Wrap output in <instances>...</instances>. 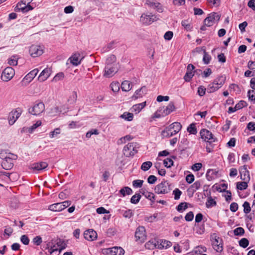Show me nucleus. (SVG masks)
<instances>
[{
	"label": "nucleus",
	"instance_id": "1",
	"mask_svg": "<svg viewBox=\"0 0 255 255\" xmlns=\"http://www.w3.org/2000/svg\"><path fill=\"white\" fill-rule=\"evenodd\" d=\"M0 158L2 159L1 165L5 170L11 169L14 165V161H15L17 156L11 153H6L1 152L0 153Z\"/></svg>",
	"mask_w": 255,
	"mask_h": 255
},
{
	"label": "nucleus",
	"instance_id": "2",
	"mask_svg": "<svg viewBox=\"0 0 255 255\" xmlns=\"http://www.w3.org/2000/svg\"><path fill=\"white\" fill-rule=\"evenodd\" d=\"M182 128V125L179 122H174L166 127L161 132L163 138H169L177 133Z\"/></svg>",
	"mask_w": 255,
	"mask_h": 255
},
{
	"label": "nucleus",
	"instance_id": "3",
	"mask_svg": "<svg viewBox=\"0 0 255 255\" xmlns=\"http://www.w3.org/2000/svg\"><path fill=\"white\" fill-rule=\"evenodd\" d=\"M226 77L223 76H220L216 78L214 81L209 84L207 88V91L208 93H212L217 91L225 83Z\"/></svg>",
	"mask_w": 255,
	"mask_h": 255
},
{
	"label": "nucleus",
	"instance_id": "4",
	"mask_svg": "<svg viewBox=\"0 0 255 255\" xmlns=\"http://www.w3.org/2000/svg\"><path fill=\"white\" fill-rule=\"evenodd\" d=\"M171 186V184H170L168 181L163 179L160 183L155 186L154 191L158 194H167L172 190Z\"/></svg>",
	"mask_w": 255,
	"mask_h": 255
},
{
	"label": "nucleus",
	"instance_id": "5",
	"mask_svg": "<svg viewBox=\"0 0 255 255\" xmlns=\"http://www.w3.org/2000/svg\"><path fill=\"white\" fill-rule=\"evenodd\" d=\"M138 144L136 142H130L125 146L123 149V153L126 157L133 156L137 152Z\"/></svg>",
	"mask_w": 255,
	"mask_h": 255
},
{
	"label": "nucleus",
	"instance_id": "6",
	"mask_svg": "<svg viewBox=\"0 0 255 255\" xmlns=\"http://www.w3.org/2000/svg\"><path fill=\"white\" fill-rule=\"evenodd\" d=\"M220 15L217 12H212L204 20V24L207 26H212L215 23L218 22Z\"/></svg>",
	"mask_w": 255,
	"mask_h": 255
},
{
	"label": "nucleus",
	"instance_id": "7",
	"mask_svg": "<svg viewBox=\"0 0 255 255\" xmlns=\"http://www.w3.org/2000/svg\"><path fill=\"white\" fill-rule=\"evenodd\" d=\"M134 237L136 242L142 243L146 240L145 229L143 226L138 227L135 232Z\"/></svg>",
	"mask_w": 255,
	"mask_h": 255
},
{
	"label": "nucleus",
	"instance_id": "8",
	"mask_svg": "<svg viewBox=\"0 0 255 255\" xmlns=\"http://www.w3.org/2000/svg\"><path fill=\"white\" fill-rule=\"evenodd\" d=\"M45 110V106L42 102H36L34 105L28 109L30 114L38 116Z\"/></svg>",
	"mask_w": 255,
	"mask_h": 255
},
{
	"label": "nucleus",
	"instance_id": "9",
	"mask_svg": "<svg viewBox=\"0 0 255 255\" xmlns=\"http://www.w3.org/2000/svg\"><path fill=\"white\" fill-rule=\"evenodd\" d=\"M201 138L205 141L211 144L212 142L216 141V138L213 136V134L209 130L205 128L202 129L200 131Z\"/></svg>",
	"mask_w": 255,
	"mask_h": 255
},
{
	"label": "nucleus",
	"instance_id": "10",
	"mask_svg": "<svg viewBox=\"0 0 255 255\" xmlns=\"http://www.w3.org/2000/svg\"><path fill=\"white\" fill-rule=\"evenodd\" d=\"M14 74V70L11 67H7L3 70L1 74V79L4 82L9 81L13 78Z\"/></svg>",
	"mask_w": 255,
	"mask_h": 255
},
{
	"label": "nucleus",
	"instance_id": "11",
	"mask_svg": "<svg viewBox=\"0 0 255 255\" xmlns=\"http://www.w3.org/2000/svg\"><path fill=\"white\" fill-rule=\"evenodd\" d=\"M158 19V18L155 15L145 13H143L140 18V22L145 25H149Z\"/></svg>",
	"mask_w": 255,
	"mask_h": 255
},
{
	"label": "nucleus",
	"instance_id": "12",
	"mask_svg": "<svg viewBox=\"0 0 255 255\" xmlns=\"http://www.w3.org/2000/svg\"><path fill=\"white\" fill-rule=\"evenodd\" d=\"M118 71L116 64H107L105 68L104 76L107 78L112 77Z\"/></svg>",
	"mask_w": 255,
	"mask_h": 255
},
{
	"label": "nucleus",
	"instance_id": "13",
	"mask_svg": "<svg viewBox=\"0 0 255 255\" xmlns=\"http://www.w3.org/2000/svg\"><path fill=\"white\" fill-rule=\"evenodd\" d=\"M212 242L214 249L217 252L221 253L223 250L222 239L217 236H215L214 238H213Z\"/></svg>",
	"mask_w": 255,
	"mask_h": 255
},
{
	"label": "nucleus",
	"instance_id": "14",
	"mask_svg": "<svg viewBox=\"0 0 255 255\" xmlns=\"http://www.w3.org/2000/svg\"><path fill=\"white\" fill-rule=\"evenodd\" d=\"M29 53L33 57L40 56L43 53V47L40 45H32L29 48Z\"/></svg>",
	"mask_w": 255,
	"mask_h": 255
},
{
	"label": "nucleus",
	"instance_id": "15",
	"mask_svg": "<svg viewBox=\"0 0 255 255\" xmlns=\"http://www.w3.org/2000/svg\"><path fill=\"white\" fill-rule=\"evenodd\" d=\"M21 114V110L19 108L16 109L9 113L8 116V123L10 125L14 124Z\"/></svg>",
	"mask_w": 255,
	"mask_h": 255
},
{
	"label": "nucleus",
	"instance_id": "16",
	"mask_svg": "<svg viewBox=\"0 0 255 255\" xmlns=\"http://www.w3.org/2000/svg\"><path fill=\"white\" fill-rule=\"evenodd\" d=\"M145 1V3L149 7L155 9L158 12H162L163 11V7L160 3L154 0H143Z\"/></svg>",
	"mask_w": 255,
	"mask_h": 255
},
{
	"label": "nucleus",
	"instance_id": "17",
	"mask_svg": "<svg viewBox=\"0 0 255 255\" xmlns=\"http://www.w3.org/2000/svg\"><path fill=\"white\" fill-rule=\"evenodd\" d=\"M105 253L107 255H124L125 251L121 247H114L106 249Z\"/></svg>",
	"mask_w": 255,
	"mask_h": 255
},
{
	"label": "nucleus",
	"instance_id": "18",
	"mask_svg": "<svg viewBox=\"0 0 255 255\" xmlns=\"http://www.w3.org/2000/svg\"><path fill=\"white\" fill-rule=\"evenodd\" d=\"M239 170L240 173L241 179L242 180L248 181L250 180V172L247 169V165H245L241 166Z\"/></svg>",
	"mask_w": 255,
	"mask_h": 255
},
{
	"label": "nucleus",
	"instance_id": "19",
	"mask_svg": "<svg viewBox=\"0 0 255 255\" xmlns=\"http://www.w3.org/2000/svg\"><path fill=\"white\" fill-rule=\"evenodd\" d=\"M32 9L33 7L31 5H28V6H27L26 4H24L23 2H22L20 1L17 4L15 10L16 11H21L24 13L32 10Z\"/></svg>",
	"mask_w": 255,
	"mask_h": 255
},
{
	"label": "nucleus",
	"instance_id": "20",
	"mask_svg": "<svg viewBox=\"0 0 255 255\" xmlns=\"http://www.w3.org/2000/svg\"><path fill=\"white\" fill-rule=\"evenodd\" d=\"M97 233L92 229H89L85 231L84 236L88 241H93L97 238Z\"/></svg>",
	"mask_w": 255,
	"mask_h": 255
},
{
	"label": "nucleus",
	"instance_id": "21",
	"mask_svg": "<svg viewBox=\"0 0 255 255\" xmlns=\"http://www.w3.org/2000/svg\"><path fill=\"white\" fill-rule=\"evenodd\" d=\"M162 109V116H165L170 114L175 109L174 103L170 102L165 108L164 107L161 108Z\"/></svg>",
	"mask_w": 255,
	"mask_h": 255
},
{
	"label": "nucleus",
	"instance_id": "22",
	"mask_svg": "<svg viewBox=\"0 0 255 255\" xmlns=\"http://www.w3.org/2000/svg\"><path fill=\"white\" fill-rule=\"evenodd\" d=\"M41 125V122L40 121H37L36 123L33 124L32 126L29 127H24L22 128L21 130V132H26L29 133H32L35 129L39 127Z\"/></svg>",
	"mask_w": 255,
	"mask_h": 255
},
{
	"label": "nucleus",
	"instance_id": "23",
	"mask_svg": "<svg viewBox=\"0 0 255 255\" xmlns=\"http://www.w3.org/2000/svg\"><path fill=\"white\" fill-rule=\"evenodd\" d=\"M52 244L53 245H55L56 248L59 249L61 251L65 249L67 246L65 242L60 239H57L52 241Z\"/></svg>",
	"mask_w": 255,
	"mask_h": 255
},
{
	"label": "nucleus",
	"instance_id": "24",
	"mask_svg": "<svg viewBox=\"0 0 255 255\" xmlns=\"http://www.w3.org/2000/svg\"><path fill=\"white\" fill-rule=\"evenodd\" d=\"M146 92V88L145 86L141 87L139 89L137 90L134 95L132 96L133 99H137L139 98L142 97L144 95Z\"/></svg>",
	"mask_w": 255,
	"mask_h": 255
},
{
	"label": "nucleus",
	"instance_id": "25",
	"mask_svg": "<svg viewBox=\"0 0 255 255\" xmlns=\"http://www.w3.org/2000/svg\"><path fill=\"white\" fill-rule=\"evenodd\" d=\"M157 245L158 249H167L171 246V243L170 241L161 240L157 241Z\"/></svg>",
	"mask_w": 255,
	"mask_h": 255
},
{
	"label": "nucleus",
	"instance_id": "26",
	"mask_svg": "<svg viewBox=\"0 0 255 255\" xmlns=\"http://www.w3.org/2000/svg\"><path fill=\"white\" fill-rule=\"evenodd\" d=\"M141 194L145 196V197L149 200L152 203L155 202V196L152 192H148L144 189H142Z\"/></svg>",
	"mask_w": 255,
	"mask_h": 255
},
{
	"label": "nucleus",
	"instance_id": "27",
	"mask_svg": "<svg viewBox=\"0 0 255 255\" xmlns=\"http://www.w3.org/2000/svg\"><path fill=\"white\" fill-rule=\"evenodd\" d=\"M48 166V163L45 162L34 163L32 165V168L34 170L41 171Z\"/></svg>",
	"mask_w": 255,
	"mask_h": 255
},
{
	"label": "nucleus",
	"instance_id": "28",
	"mask_svg": "<svg viewBox=\"0 0 255 255\" xmlns=\"http://www.w3.org/2000/svg\"><path fill=\"white\" fill-rule=\"evenodd\" d=\"M218 172V171L213 169H208L206 175L207 180L211 181L214 179L216 177Z\"/></svg>",
	"mask_w": 255,
	"mask_h": 255
},
{
	"label": "nucleus",
	"instance_id": "29",
	"mask_svg": "<svg viewBox=\"0 0 255 255\" xmlns=\"http://www.w3.org/2000/svg\"><path fill=\"white\" fill-rule=\"evenodd\" d=\"M146 106V102L134 105L132 107V110L136 114L139 113Z\"/></svg>",
	"mask_w": 255,
	"mask_h": 255
},
{
	"label": "nucleus",
	"instance_id": "30",
	"mask_svg": "<svg viewBox=\"0 0 255 255\" xmlns=\"http://www.w3.org/2000/svg\"><path fill=\"white\" fill-rule=\"evenodd\" d=\"M206 250L207 249L205 247L198 246L192 252L190 253V255H198L203 252H206Z\"/></svg>",
	"mask_w": 255,
	"mask_h": 255
},
{
	"label": "nucleus",
	"instance_id": "31",
	"mask_svg": "<svg viewBox=\"0 0 255 255\" xmlns=\"http://www.w3.org/2000/svg\"><path fill=\"white\" fill-rule=\"evenodd\" d=\"M80 55V54L79 53H75L69 58L70 62L73 65L77 66L80 64V60H79Z\"/></svg>",
	"mask_w": 255,
	"mask_h": 255
},
{
	"label": "nucleus",
	"instance_id": "32",
	"mask_svg": "<svg viewBox=\"0 0 255 255\" xmlns=\"http://www.w3.org/2000/svg\"><path fill=\"white\" fill-rule=\"evenodd\" d=\"M61 202L53 204L49 206V210L54 212H60L63 210Z\"/></svg>",
	"mask_w": 255,
	"mask_h": 255
},
{
	"label": "nucleus",
	"instance_id": "33",
	"mask_svg": "<svg viewBox=\"0 0 255 255\" xmlns=\"http://www.w3.org/2000/svg\"><path fill=\"white\" fill-rule=\"evenodd\" d=\"M48 78V68H45L40 74L38 80L40 82H44Z\"/></svg>",
	"mask_w": 255,
	"mask_h": 255
},
{
	"label": "nucleus",
	"instance_id": "34",
	"mask_svg": "<svg viewBox=\"0 0 255 255\" xmlns=\"http://www.w3.org/2000/svg\"><path fill=\"white\" fill-rule=\"evenodd\" d=\"M157 241L151 240L149 241L145 244V247L146 249L149 250H153L154 248H157Z\"/></svg>",
	"mask_w": 255,
	"mask_h": 255
},
{
	"label": "nucleus",
	"instance_id": "35",
	"mask_svg": "<svg viewBox=\"0 0 255 255\" xmlns=\"http://www.w3.org/2000/svg\"><path fill=\"white\" fill-rule=\"evenodd\" d=\"M121 88L123 91L128 92L131 90V83L129 81H125L122 82Z\"/></svg>",
	"mask_w": 255,
	"mask_h": 255
},
{
	"label": "nucleus",
	"instance_id": "36",
	"mask_svg": "<svg viewBox=\"0 0 255 255\" xmlns=\"http://www.w3.org/2000/svg\"><path fill=\"white\" fill-rule=\"evenodd\" d=\"M132 192V189L128 187H125L120 190V193L123 196H125L126 195H130Z\"/></svg>",
	"mask_w": 255,
	"mask_h": 255
},
{
	"label": "nucleus",
	"instance_id": "37",
	"mask_svg": "<svg viewBox=\"0 0 255 255\" xmlns=\"http://www.w3.org/2000/svg\"><path fill=\"white\" fill-rule=\"evenodd\" d=\"M152 166V163L151 161H148L144 162L141 165L140 169L144 171H146L149 170Z\"/></svg>",
	"mask_w": 255,
	"mask_h": 255
},
{
	"label": "nucleus",
	"instance_id": "38",
	"mask_svg": "<svg viewBox=\"0 0 255 255\" xmlns=\"http://www.w3.org/2000/svg\"><path fill=\"white\" fill-rule=\"evenodd\" d=\"M217 205V202L210 196L207 199V201L206 203V206L207 208H209L213 206H215Z\"/></svg>",
	"mask_w": 255,
	"mask_h": 255
},
{
	"label": "nucleus",
	"instance_id": "39",
	"mask_svg": "<svg viewBox=\"0 0 255 255\" xmlns=\"http://www.w3.org/2000/svg\"><path fill=\"white\" fill-rule=\"evenodd\" d=\"M248 181H244L243 182H238L237 183V188L238 190H243L248 187Z\"/></svg>",
	"mask_w": 255,
	"mask_h": 255
},
{
	"label": "nucleus",
	"instance_id": "40",
	"mask_svg": "<svg viewBox=\"0 0 255 255\" xmlns=\"http://www.w3.org/2000/svg\"><path fill=\"white\" fill-rule=\"evenodd\" d=\"M201 186V184L200 181H197L194 182L190 187V190L193 193L195 192L196 190L199 189Z\"/></svg>",
	"mask_w": 255,
	"mask_h": 255
},
{
	"label": "nucleus",
	"instance_id": "41",
	"mask_svg": "<svg viewBox=\"0 0 255 255\" xmlns=\"http://www.w3.org/2000/svg\"><path fill=\"white\" fill-rule=\"evenodd\" d=\"M121 118L124 119L128 121H131L133 118V115L132 113L125 112L121 116Z\"/></svg>",
	"mask_w": 255,
	"mask_h": 255
},
{
	"label": "nucleus",
	"instance_id": "42",
	"mask_svg": "<svg viewBox=\"0 0 255 255\" xmlns=\"http://www.w3.org/2000/svg\"><path fill=\"white\" fill-rule=\"evenodd\" d=\"M141 198V195L139 193H136L133 195L130 199V202L132 204L138 203Z\"/></svg>",
	"mask_w": 255,
	"mask_h": 255
},
{
	"label": "nucleus",
	"instance_id": "43",
	"mask_svg": "<svg viewBox=\"0 0 255 255\" xmlns=\"http://www.w3.org/2000/svg\"><path fill=\"white\" fill-rule=\"evenodd\" d=\"M203 52H204V56H203V62L205 64H208L210 62V60L211 59V57L207 52H206L205 49H203Z\"/></svg>",
	"mask_w": 255,
	"mask_h": 255
},
{
	"label": "nucleus",
	"instance_id": "44",
	"mask_svg": "<svg viewBox=\"0 0 255 255\" xmlns=\"http://www.w3.org/2000/svg\"><path fill=\"white\" fill-rule=\"evenodd\" d=\"M17 59L16 56H12L7 59V63L10 66H16L17 64Z\"/></svg>",
	"mask_w": 255,
	"mask_h": 255
},
{
	"label": "nucleus",
	"instance_id": "45",
	"mask_svg": "<svg viewBox=\"0 0 255 255\" xmlns=\"http://www.w3.org/2000/svg\"><path fill=\"white\" fill-rule=\"evenodd\" d=\"M120 211L123 216L126 218H130L133 216V213L131 210Z\"/></svg>",
	"mask_w": 255,
	"mask_h": 255
},
{
	"label": "nucleus",
	"instance_id": "46",
	"mask_svg": "<svg viewBox=\"0 0 255 255\" xmlns=\"http://www.w3.org/2000/svg\"><path fill=\"white\" fill-rule=\"evenodd\" d=\"M187 130L190 134H196L197 132L196 125L193 123L190 125Z\"/></svg>",
	"mask_w": 255,
	"mask_h": 255
},
{
	"label": "nucleus",
	"instance_id": "47",
	"mask_svg": "<svg viewBox=\"0 0 255 255\" xmlns=\"http://www.w3.org/2000/svg\"><path fill=\"white\" fill-rule=\"evenodd\" d=\"M38 72V70L37 69H35L31 71H30L26 76L25 78L28 79V78L30 79H33L36 75L37 74Z\"/></svg>",
	"mask_w": 255,
	"mask_h": 255
},
{
	"label": "nucleus",
	"instance_id": "48",
	"mask_svg": "<svg viewBox=\"0 0 255 255\" xmlns=\"http://www.w3.org/2000/svg\"><path fill=\"white\" fill-rule=\"evenodd\" d=\"M193 76L194 74H193V72L190 71V70L188 71V70L187 69L186 73L184 76V79L186 82H189Z\"/></svg>",
	"mask_w": 255,
	"mask_h": 255
},
{
	"label": "nucleus",
	"instance_id": "49",
	"mask_svg": "<svg viewBox=\"0 0 255 255\" xmlns=\"http://www.w3.org/2000/svg\"><path fill=\"white\" fill-rule=\"evenodd\" d=\"M77 99V94L76 91H73L68 99V101L71 104L75 103Z\"/></svg>",
	"mask_w": 255,
	"mask_h": 255
},
{
	"label": "nucleus",
	"instance_id": "50",
	"mask_svg": "<svg viewBox=\"0 0 255 255\" xmlns=\"http://www.w3.org/2000/svg\"><path fill=\"white\" fill-rule=\"evenodd\" d=\"M239 243L241 247L246 248L249 246V242L247 239L242 238L239 241Z\"/></svg>",
	"mask_w": 255,
	"mask_h": 255
},
{
	"label": "nucleus",
	"instance_id": "51",
	"mask_svg": "<svg viewBox=\"0 0 255 255\" xmlns=\"http://www.w3.org/2000/svg\"><path fill=\"white\" fill-rule=\"evenodd\" d=\"M187 205L188 203L186 202H182L176 207V210L180 212L183 210H185L188 207Z\"/></svg>",
	"mask_w": 255,
	"mask_h": 255
},
{
	"label": "nucleus",
	"instance_id": "52",
	"mask_svg": "<svg viewBox=\"0 0 255 255\" xmlns=\"http://www.w3.org/2000/svg\"><path fill=\"white\" fill-rule=\"evenodd\" d=\"M243 207H244V212L245 214H247L251 212V208L248 202L245 201L243 205Z\"/></svg>",
	"mask_w": 255,
	"mask_h": 255
},
{
	"label": "nucleus",
	"instance_id": "53",
	"mask_svg": "<svg viewBox=\"0 0 255 255\" xmlns=\"http://www.w3.org/2000/svg\"><path fill=\"white\" fill-rule=\"evenodd\" d=\"M163 164L165 167L167 168H170L173 165V160L169 158H166L163 161Z\"/></svg>",
	"mask_w": 255,
	"mask_h": 255
},
{
	"label": "nucleus",
	"instance_id": "54",
	"mask_svg": "<svg viewBox=\"0 0 255 255\" xmlns=\"http://www.w3.org/2000/svg\"><path fill=\"white\" fill-rule=\"evenodd\" d=\"M110 86L112 90L114 92H117L120 90V84L118 82H112Z\"/></svg>",
	"mask_w": 255,
	"mask_h": 255
},
{
	"label": "nucleus",
	"instance_id": "55",
	"mask_svg": "<svg viewBox=\"0 0 255 255\" xmlns=\"http://www.w3.org/2000/svg\"><path fill=\"white\" fill-rule=\"evenodd\" d=\"M61 250L59 249L56 248L55 245H53L51 248V251L50 252V255H59L61 252Z\"/></svg>",
	"mask_w": 255,
	"mask_h": 255
},
{
	"label": "nucleus",
	"instance_id": "56",
	"mask_svg": "<svg viewBox=\"0 0 255 255\" xmlns=\"http://www.w3.org/2000/svg\"><path fill=\"white\" fill-rule=\"evenodd\" d=\"M64 77V74L63 72H59L57 73L53 78L52 81L57 82L59 80L63 79Z\"/></svg>",
	"mask_w": 255,
	"mask_h": 255
},
{
	"label": "nucleus",
	"instance_id": "57",
	"mask_svg": "<svg viewBox=\"0 0 255 255\" xmlns=\"http://www.w3.org/2000/svg\"><path fill=\"white\" fill-rule=\"evenodd\" d=\"M235 236H242L245 233L244 229L242 227H238L234 230Z\"/></svg>",
	"mask_w": 255,
	"mask_h": 255
},
{
	"label": "nucleus",
	"instance_id": "58",
	"mask_svg": "<svg viewBox=\"0 0 255 255\" xmlns=\"http://www.w3.org/2000/svg\"><path fill=\"white\" fill-rule=\"evenodd\" d=\"M181 25L183 26L187 30H190L191 28V24L188 20H184L181 22Z\"/></svg>",
	"mask_w": 255,
	"mask_h": 255
},
{
	"label": "nucleus",
	"instance_id": "59",
	"mask_svg": "<svg viewBox=\"0 0 255 255\" xmlns=\"http://www.w3.org/2000/svg\"><path fill=\"white\" fill-rule=\"evenodd\" d=\"M247 106V103L244 101H240L236 105V109L238 110L241 109Z\"/></svg>",
	"mask_w": 255,
	"mask_h": 255
},
{
	"label": "nucleus",
	"instance_id": "60",
	"mask_svg": "<svg viewBox=\"0 0 255 255\" xmlns=\"http://www.w3.org/2000/svg\"><path fill=\"white\" fill-rule=\"evenodd\" d=\"M173 194L174 195V199L178 200L180 198L182 192L178 188H176L173 190Z\"/></svg>",
	"mask_w": 255,
	"mask_h": 255
},
{
	"label": "nucleus",
	"instance_id": "61",
	"mask_svg": "<svg viewBox=\"0 0 255 255\" xmlns=\"http://www.w3.org/2000/svg\"><path fill=\"white\" fill-rule=\"evenodd\" d=\"M143 181L141 180H135L132 182L133 187L135 188L141 187L143 184Z\"/></svg>",
	"mask_w": 255,
	"mask_h": 255
},
{
	"label": "nucleus",
	"instance_id": "62",
	"mask_svg": "<svg viewBox=\"0 0 255 255\" xmlns=\"http://www.w3.org/2000/svg\"><path fill=\"white\" fill-rule=\"evenodd\" d=\"M20 241L25 245H28L29 243V239L26 235H22L20 237Z\"/></svg>",
	"mask_w": 255,
	"mask_h": 255
},
{
	"label": "nucleus",
	"instance_id": "63",
	"mask_svg": "<svg viewBox=\"0 0 255 255\" xmlns=\"http://www.w3.org/2000/svg\"><path fill=\"white\" fill-rule=\"evenodd\" d=\"M194 218V214L193 212L190 211L187 213L185 217V219L186 221L190 222L193 220Z\"/></svg>",
	"mask_w": 255,
	"mask_h": 255
},
{
	"label": "nucleus",
	"instance_id": "64",
	"mask_svg": "<svg viewBox=\"0 0 255 255\" xmlns=\"http://www.w3.org/2000/svg\"><path fill=\"white\" fill-rule=\"evenodd\" d=\"M32 242L35 245L39 246L42 243V238L40 236H37L33 238Z\"/></svg>",
	"mask_w": 255,
	"mask_h": 255
}]
</instances>
